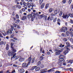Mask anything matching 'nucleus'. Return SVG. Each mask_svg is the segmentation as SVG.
Returning a JSON list of instances; mask_svg holds the SVG:
<instances>
[{"instance_id": "37998d69", "label": "nucleus", "mask_w": 73, "mask_h": 73, "mask_svg": "<svg viewBox=\"0 0 73 73\" xmlns=\"http://www.w3.org/2000/svg\"><path fill=\"white\" fill-rule=\"evenodd\" d=\"M3 44H4V42H3V41L0 42V45H3Z\"/></svg>"}, {"instance_id": "cd10ccee", "label": "nucleus", "mask_w": 73, "mask_h": 73, "mask_svg": "<svg viewBox=\"0 0 73 73\" xmlns=\"http://www.w3.org/2000/svg\"><path fill=\"white\" fill-rule=\"evenodd\" d=\"M66 35L67 36H69V33L68 31H67L66 33Z\"/></svg>"}, {"instance_id": "6e6d98bb", "label": "nucleus", "mask_w": 73, "mask_h": 73, "mask_svg": "<svg viewBox=\"0 0 73 73\" xmlns=\"http://www.w3.org/2000/svg\"><path fill=\"white\" fill-rule=\"evenodd\" d=\"M57 22H60V21H61L60 19L59 18L57 20Z\"/></svg>"}, {"instance_id": "423d86ee", "label": "nucleus", "mask_w": 73, "mask_h": 73, "mask_svg": "<svg viewBox=\"0 0 73 73\" xmlns=\"http://www.w3.org/2000/svg\"><path fill=\"white\" fill-rule=\"evenodd\" d=\"M11 47V52H12L13 54V55H14V54H15L16 53L15 52H17V51L16 50V49H14V47Z\"/></svg>"}, {"instance_id": "0eeeda50", "label": "nucleus", "mask_w": 73, "mask_h": 73, "mask_svg": "<svg viewBox=\"0 0 73 73\" xmlns=\"http://www.w3.org/2000/svg\"><path fill=\"white\" fill-rule=\"evenodd\" d=\"M29 65L30 64H28V63L27 65V63H24L22 64V67L23 68H26L28 67V65Z\"/></svg>"}, {"instance_id": "7ed1b4c3", "label": "nucleus", "mask_w": 73, "mask_h": 73, "mask_svg": "<svg viewBox=\"0 0 73 73\" xmlns=\"http://www.w3.org/2000/svg\"><path fill=\"white\" fill-rule=\"evenodd\" d=\"M55 51L58 52L56 53V55L57 56L60 54V53L62 51V49L58 47H57L55 49Z\"/></svg>"}, {"instance_id": "aec40b11", "label": "nucleus", "mask_w": 73, "mask_h": 73, "mask_svg": "<svg viewBox=\"0 0 73 73\" xmlns=\"http://www.w3.org/2000/svg\"><path fill=\"white\" fill-rule=\"evenodd\" d=\"M37 66H32L31 68V70H34V69L36 68H37Z\"/></svg>"}, {"instance_id": "bf43d9fd", "label": "nucleus", "mask_w": 73, "mask_h": 73, "mask_svg": "<svg viewBox=\"0 0 73 73\" xmlns=\"http://www.w3.org/2000/svg\"><path fill=\"white\" fill-rule=\"evenodd\" d=\"M16 71H15V70H14L13 71L11 72V73H15Z\"/></svg>"}, {"instance_id": "a18cd8bd", "label": "nucleus", "mask_w": 73, "mask_h": 73, "mask_svg": "<svg viewBox=\"0 0 73 73\" xmlns=\"http://www.w3.org/2000/svg\"><path fill=\"white\" fill-rule=\"evenodd\" d=\"M37 64L38 65H40V64H41V61H38L37 63Z\"/></svg>"}, {"instance_id": "c756f323", "label": "nucleus", "mask_w": 73, "mask_h": 73, "mask_svg": "<svg viewBox=\"0 0 73 73\" xmlns=\"http://www.w3.org/2000/svg\"><path fill=\"white\" fill-rule=\"evenodd\" d=\"M43 1L44 0H39V5H41V4L42 3V2H43Z\"/></svg>"}, {"instance_id": "393cba45", "label": "nucleus", "mask_w": 73, "mask_h": 73, "mask_svg": "<svg viewBox=\"0 0 73 73\" xmlns=\"http://www.w3.org/2000/svg\"><path fill=\"white\" fill-rule=\"evenodd\" d=\"M49 4L47 3V4L45 6V9H47L49 7Z\"/></svg>"}, {"instance_id": "09e8293b", "label": "nucleus", "mask_w": 73, "mask_h": 73, "mask_svg": "<svg viewBox=\"0 0 73 73\" xmlns=\"http://www.w3.org/2000/svg\"><path fill=\"white\" fill-rule=\"evenodd\" d=\"M71 8L73 9V3L71 4Z\"/></svg>"}, {"instance_id": "4c0bfd02", "label": "nucleus", "mask_w": 73, "mask_h": 73, "mask_svg": "<svg viewBox=\"0 0 73 73\" xmlns=\"http://www.w3.org/2000/svg\"><path fill=\"white\" fill-rule=\"evenodd\" d=\"M35 58H32V60L31 63L33 64V63H34V62H35Z\"/></svg>"}, {"instance_id": "13d9d810", "label": "nucleus", "mask_w": 73, "mask_h": 73, "mask_svg": "<svg viewBox=\"0 0 73 73\" xmlns=\"http://www.w3.org/2000/svg\"><path fill=\"white\" fill-rule=\"evenodd\" d=\"M53 19V17H51L50 18V20H52Z\"/></svg>"}, {"instance_id": "2eb2a0df", "label": "nucleus", "mask_w": 73, "mask_h": 73, "mask_svg": "<svg viewBox=\"0 0 73 73\" xmlns=\"http://www.w3.org/2000/svg\"><path fill=\"white\" fill-rule=\"evenodd\" d=\"M44 58H45V57H43L42 56H40L39 57L40 60V61H42Z\"/></svg>"}, {"instance_id": "052dcab7", "label": "nucleus", "mask_w": 73, "mask_h": 73, "mask_svg": "<svg viewBox=\"0 0 73 73\" xmlns=\"http://www.w3.org/2000/svg\"><path fill=\"white\" fill-rule=\"evenodd\" d=\"M0 37H2V38H3L4 37L3 36H2V34H1V33H0Z\"/></svg>"}, {"instance_id": "5701e85b", "label": "nucleus", "mask_w": 73, "mask_h": 73, "mask_svg": "<svg viewBox=\"0 0 73 73\" xmlns=\"http://www.w3.org/2000/svg\"><path fill=\"white\" fill-rule=\"evenodd\" d=\"M19 58V56H15L13 58V59H14L15 60H16L18 59Z\"/></svg>"}, {"instance_id": "774afa93", "label": "nucleus", "mask_w": 73, "mask_h": 73, "mask_svg": "<svg viewBox=\"0 0 73 73\" xmlns=\"http://www.w3.org/2000/svg\"><path fill=\"white\" fill-rule=\"evenodd\" d=\"M70 21L72 23H73V20H72V19L70 20Z\"/></svg>"}, {"instance_id": "ddd939ff", "label": "nucleus", "mask_w": 73, "mask_h": 73, "mask_svg": "<svg viewBox=\"0 0 73 73\" xmlns=\"http://www.w3.org/2000/svg\"><path fill=\"white\" fill-rule=\"evenodd\" d=\"M46 69H42L40 70V73H44L46 72V71L45 70Z\"/></svg>"}, {"instance_id": "69168bd1", "label": "nucleus", "mask_w": 73, "mask_h": 73, "mask_svg": "<svg viewBox=\"0 0 73 73\" xmlns=\"http://www.w3.org/2000/svg\"><path fill=\"white\" fill-rule=\"evenodd\" d=\"M28 2H32V0H27Z\"/></svg>"}, {"instance_id": "a211bd4d", "label": "nucleus", "mask_w": 73, "mask_h": 73, "mask_svg": "<svg viewBox=\"0 0 73 73\" xmlns=\"http://www.w3.org/2000/svg\"><path fill=\"white\" fill-rule=\"evenodd\" d=\"M21 19L22 20H25L27 19V17L25 16H23Z\"/></svg>"}, {"instance_id": "4468645a", "label": "nucleus", "mask_w": 73, "mask_h": 73, "mask_svg": "<svg viewBox=\"0 0 73 73\" xmlns=\"http://www.w3.org/2000/svg\"><path fill=\"white\" fill-rule=\"evenodd\" d=\"M70 17L71 18H73V13H68V17Z\"/></svg>"}, {"instance_id": "412c9836", "label": "nucleus", "mask_w": 73, "mask_h": 73, "mask_svg": "<svg viewBox=\"0 0 73 73\" xmlns=\"http://www.w3.org/2000/svg\"><path fill=\"white\" fill-rule=\"evenodd\" d=\"M17 8L19 9H20L21 8V6L20 5H17Z\"/></svg>"}, {"instance_id": "7c9ffc66", "label": "nucleus", "mask_w": 73, "mask_h": 73, "mask_svg": "<svg viewBox=\"0 0 73 73\" xmlns=\"http://www.w3.org/2000/svg\"><path fill=\"white\" fill-rule=\"evenodd\" d=\"M54 14H55V15H57V13H58L57 12V10H56L54 11Z\"/></svg>"}, {"instance_id": "dca6fc26", "label": "nucleus", "mask_w": 73, "mask_h": 73, "mask_svg": "<svg viewBox=\"0 0 73 73\" xmlns=\"http://www.w3.org/2000/svg\"><path fill=\"white\" fill-rule=\"evenodd\" d=\"M20 72L21 73H24L25 72V70L23 69H21L19 70Z\"/></svg>"}, {"instance_id": "a19ab883", "label": "nucleus", "mask_w": 73, "mask_h": 73, "mask_svg": "<svg viewBox=\"0 0 73 73\" xmlns=\"http://www.w3.org/2000/svg\"><path fill=\"white\" fill-rule=\"evenodd\" d=\"M72 0H69L68 1V3L70 5V4H71L72 3Z\"/></svg>"}, {"instance_id": "79ce46f5", "label": "nucleus", "mask_w": 73, "mask_h": 73, "mask_svg": "<svg viewBox=\"0 0 73 73\" xmlns=\"http://www.w3.org/2000/svg\"><path fill=\"white\" fill-rule=\"evenodd\" d=\"M14 45V43H11V48H12V47H13V45Z\"/></svg>"}, {"instance_id": "2f4dec72", "label": "nucleus", "mask_w": 73, "mask_h": 73, "mask_svg": "<svg viewBox=\"0 0 73 73\" xmlns=\"http://www.w3.org/2000/svg\"><path fill=\"white\" fill-rule=\"evenodd\" d=\"M62 15V12L61 11H60V12L59 16H61Z\"/></svg>"}, {"instance_id": "72a5a7b5", "label": "nucleus", "mask_w": 73, "mask_h": 73, "mask_svg": "<svg viewBox=\"0 0 73 73\" xmlns=\"http://www.w3.org/2000/svg\"><path fill=\"white\" fill-rule=\"evenodd\" d=\"M53 11V8H50L49 9V12H52Z\"/></svg>"}, {"instance_id": "b1692460", "label": "nucleus", "mask_w": 73, "mask_h": 73, "mask_svg": "<svg viewBox=\"0 0 73 73\" xmlns=\"http://www.w3.org/2000/svg\"><path fill=\"white\" fill-rule=\"evenodd\" d=\"M40 70V68L39 67H38L36 68L35 69V70L36 71H39Z\"/></svg>"}, {"instance_id": "ea45409f", "label": "nucleus", "mask_w": 73, "mask_h": 73, "mask_svg": "<svg viewBox=\"0 0 73 73\" xmlns=\"http://www.w3.org/2000/svg\"><path fill=\"white\" fill-rule=\"evenodd\" d=\"M16 18L17 19H19V15H18V14H16Z\"/></svg>"}, {"instance_id": "f3484780", "label": "nucleus", "mask_w": 73, "mask_h": 73, "mask_svg": "<svg viewBox=\"0 0 73 73\" xmlns=\"http://www.w3.org/2000/svg\"><path fill=\"white\" fill-rule=\"evenodd\" d=\"M68 53V50H64V51L63 52V54H64V55H65L66 54Z\"/></svg>"}, {"instance_id": "f03ea898", "label": "nucleus", "mask_w": 73, "mask_h": 73, "mask_svg": "<svg viewBox=\"0 0 73 73\" xmlns=\"http://www.w3.org/2000/svg\"><path fill=\"white\" fill-rule=\"evenodd\" d=\"M7 54L9 56H13L12 57H11V60H12V58H13V57H15L16 56V53H15L14 55H13L12 52L11 51V50H9L7 52Z\"/></svg>"}, {"instance_id": "c03bdc74", "label": "nucleus", "mask_w": 73, "mask_h": 73, "mask_svg": "<svg viewBox=\"0 0 73 73\" xmlns=\"http://www.w3.org/2000/svg\"><path fill=\"white\" fill-rule=\"evenodd\" d=\"M43 17H44V18L45 19V20H46V19H47V16L44 15L43 16Z\"/></svg>"}, {"instance_id": "58836bf2", "label": "nucleus", "mask_w": 73, "mask_h": 73, "mask_svg": "<svg viewBox=\"0 0 73 73\" xmlns=\"http://www.w3.org/2000/svg\"><path fill=\"white\" fill-rule=\"evenodd\" d=\"M63 40L64 41L66 42L68 41V39L66 38H64L63 39Z\"/></svg>"}, {"instance_id": "c9c22d12", "label": "nucleus", "mask_w": 73, "mask_h": 73, "mask_svg": "<svg viewBox=\"0 0 73 73\" xmlns=\"http://www.w3.org/2000/svg\"><path fill=\"white\" fill-rule=\"evenodd\" d=\"M65 49H66V50H67L68 51H70V49L68 48V47H65Z\"/></svg>"}, {"instance_id": "338daca9", "label": "nucleus", "mask_w": 73, "mask_h": 73, "mask_svg": "<svg viewBox=\"0 0 73 73\" xmlns=\"http://www.w3.org/2000/svg\"><path fill=\"white\" fill-rule=\"evenodd\" d=\"M69 40L70 41H73V38H71L69 39Z\"/></svg>"}, {"instance_id": "603ef678", "label": "nucleus", "mask_w": 73, "mask_h": 73, "mask_svg": "<svg viewBox=\"0 0 73 73\" xmlns=\"http://www.w3.org/2000/svg\"><path fill=\"white\" fill-rule=\"evenodd\" d=\"M44 67V66L43 64H41L40 66V68H43Z\"/></svg>"}, {"instance_id": "9d476101", "label": "nucleus", "mask_w": 73, "mask_h": 73, "mask_svg": "<svg viewBox=\"0 0 73 73\" xmlns=\"http://www.w3.org/2000/svg\"><path fill=\"white\" fill-rule=\"evenodd\" d=\"M31 60H32V57L31 56H30L27 59V60L28 61H29V62H28V63L30 65L31 64Z\"/></svg>"}, {"instance_id": "bb28decb", "label": "nucleus", "mask_w": 73, "mask_h": 73, "mask_svg": "<svg viewBox=\"0 0 73 73\" xmlns=\"http://www.w3.org/2000/svg\"><path fill=\"white\" fill-rule=\"evenodd\" d=\"M33 32H34L35 33H35H37V35H39V33H38V31H36V30H33Z\"/></svg>"}, {"instance_id": "f8f14e48", "label": "nucleus", "mask_w": 73, "mask_h": 73, "mask_svg": "<svg viewBox=\"0 0 73 73\" xmlns=\"http://www.w3.org/2000/svg\"><path fill=\"white\" fill-rule=\"evenodd\" d=\"M66 45L65 47H69L70 46V43H69V42L68 41L67 42H66Z\"/></svg>"}, {"instance_id": "5fc2aeb1", "label": "nucleus", "mask_w": 73, "mask_h": 73, "mask_svg": "<svg viewBox=\"0 0 73 73\" xmlns=\"http://www.w3.org/2000/svg\"><path fill=\"white\" fill-rule=\"evenodd\" d=\"M62 2L64 4H65L66 3V0H63Z\"/></svg>"}, {"instance_id": "6ab92c4d", "label": "nucleus", "mask_w": 73, "mask_h": 73, "mask_svg": "<svg viewBox=\"0 0 73 73\" xmlns=\"http://www.w3.org/2000/svg\"><path fill=\"white\" fill-rule=\"evenodd\" d=\"M13 9H16L17 8V6L16 5H14L12 7Z\"/></svg>"}, {"instance_id": "a878e982", "label": "nucleus", "mask_w": 73, "mask_h": 73, "mask_svg": "<svg viewBox=\"0 0 73 73\" xmlns=\"http://www.w3.org/2000/svg\"><path fill=\"white\" fill-rule=\"evenodd\" d=\"M6 49L7 50H8V49H9V45L8 44H6Z\"/></svg>"}, {"instance_id": "3c124183", "label": "nucleus", "mask_w": 73, "mask_h": 73, "mask_svg": "<svg viewBox=\"0 0 73 73\" xmlns=\"http://www.w3.org/2000/svg\"><path fill=\"white\" fill-rule=\"evenodd\" d=\"M69 69L70 70V72H72L73 71V70H72L73 69V68H69ZM71 69H72V70H71Z\"/></svg>"}, {"instance_id": "473e14b6", "label": "nucleus", "mask_w": 73, "mask_h": 73, "mask_svg": "<svg viewBox=\"0 0 73 73\" xmlns=\"http://www.w3.org/2000/svg\"><path fill=\"white\" fill-rule=\"evenodd\" d=\"M57 18H56L53 19V22H54V23H56V21H57Z\"/></svg>"}, {"instance_id": "4be33fe9", "label": "nucleus", "mask_w": 73, "mask_h": 73, "mask_svg": "<svg viewBox=\"0 0 73 73\" xmlns=\"http://www.w3.org/2000/svg\"><path fill=\"white\" fill-rule=\"evenodd\" d=\"M44 6H45V3H42L40 6L41 8L42 9H43V8L44 7Z\"/></svg>"}, {"instance_id": "864d4df0", "label": "nucleus", "mask_w": 73, "mask_h": 73, "mask_svg": "<svg viewBox=\"0 0 73 73\" xmlns=\"http://www.w3.org/2000/svg\"><path fill=\"white\" fill-rule=\"evenodd\" d=\"M22 11H23V12H25V9L24 8H23L22 9Z\"/></svg>"}, {"instance_id": "c85d7f7f", "label": "nucleus", "mask_w": 73, "mask_h": 73, "mask_svg": "<svg viewBox=\"0 0 73 73\" xmlns=\"http://www.w3.org/2000/svg\"><path fill=\"white\" fill-rule=\"evenodd\" d=\"M28 16L29 17V19H31V18L33 17L32 14H30L29 15H28Z\"/></svg>"}, {"instance_id": "6e6552de", "label": "nucleus", "mask_w": 73, "mask_h": 73, "mask_svg": "<svg viewBox=\"0 0 73 73\" xmlns=\"http://www.w3.org/2000/svg\"><path fill=\"white\" fill-rule=\"evenodd\" d=\"M23 7L24 8H25V9L26 10H27V8L28 7H27V6L26 5V3L25 2H23Z\"/></svg>"}, {"instance_id": "e2e57ef3", "label": "nucleus", "mask_w": 73, "mask_h": 73, "mask_svg": "<svg viewBox=\"0 0 73 73\" xmlns=\"http://www.w3.org/2000/svg\"><path fill=\"white\" fill-rule=\"evenodd\" d=\"M17 21V23H19V22H20V20H19V19H17L16 20Z\"/></svg>"}, {"instance_id": "39448f33", "label": "nucleus", "mask_w": 73, "mask_h": 73, "mask_svg": "<svg viewBox=\"0 0 73 73\" xmlns=\"http://www.w3.org/2000/svg\"><path fill=\"white\" fill-rule=\"evenodd\" d=\"M62 17H63V19H68L69 18V14H66L63 13Z\"/></svg>"}, {"instance_id": "f704fd0d", "label": "nucleus", "mask_w": 73, "mask_h": 73, "mask_svg": "<svg viewBox=\"0 0 73 73\" xmlns=\"http://www.w3.org/2000/svg\"><path fill=\"white\" fill-rule=\"evenodd\" d=\"M19 61L20 62H22V61H24V60H23V58H21L19 59Z\"/></svg>"}, {"instance_id": "f257e3e1", "label": "nucleus", "mask_w": 73, "mask_h": 73, "mask_svg": "<svg viewBox=\"0 0 73 73\" xmlns=\"http://www.w3.org/2000/svg\"><path fill=\"white\" fill-rule=\"evenodd\" d=\"M59 61L58 62V65H61L62 64L63 62H65V60L64 61V58H65V56L63 55H61L59 56Z\"/></svg>"}, {"instance_id": "680f3d73", "label": "nucleus", "mask_w": 73, "mask_h": 73, "mask_svg": "<svg viewBox=\"0 0 73 73\" xmlns=\"http://www.w3.org/2000/svg\"><path fill=\"white\" fill-rule=\"evenodd\" d=\"M14 36V35H12L10 37L11 38H13V37Z\"/></svg>"}, {"instance_id": "4d7b16f0", "label": "nucleus", "mask_w": 73, "mask_h": 73, "mask_svg": "<svg viewBox=\"0 0 73 73\" xmlns=\"http://www.w3.org/2000/svg\"><path fill=\"white\" fill-rule=\"evenodd\" d=\"M11 28L10 29H14V27H13V25H11Z\"/></svg>"}, {"instance_id": "20e7f679", "label": "nucleus", "mask_w": 73, "mask_h": 73, "mask_svg": "<svg viewBox=\"0 0 73 73\" xmlns=\"http://www.w3.org/2000/svg\"><path fill=\"white\" fill-rule=\"evenodd\" d=\"M68 31V28L65 27H62L60 30L61 32H64V33H65L66 31Z\"/></svg>"}, {"instance_id": "e433bc0d", "label": "nucleus", "mask_w": 73, "mask_h": 73, "mask_svg": "<svg viewBox=\"0 0 73 73\" xmlns=\"http://www.w3.org/2000/svg\"><path fill=\"white\" fill-rule=\"evenodd\" d=\"M54 69H55V68L54 67L53 68L51 69V70L52 72H54Z\"/></svg>"}, {"instance_id": "0e129e2a", "label": "nucleus", "mask_w": 73, "mask_h": 73, "mask_svg": "<svg viewBox=\"0 0 73 73\" xmlns=\"http://www.w3.org/2000/svg\"><path fill=\"white\" fill-rule=\"evenodd\" d=\"M31 18V20L32 21H33V20H34V19H34L33 18V17H32Z\"/></svg>"}, {"instance_id": "49530a36", "label": "nucleus", "mask_w": 73, "mask_h": 73, "mask_svg": "<svg viewBox=\"0 0 73 73\" xmlns=\"http://www.w3.org/2000/svg\"><path fill=\"white\" fill-rule=\"evenodd\" d=\"M33 17L34 19H35L36 17V16H35V13H34L33 15Z\"/></svg>"}, {"instance_id": "de8ad7c7", "label": "nucleus", "mask_w": 73, "mask_h": 73, "mask_svg": "<svg viewBox=\"0 0 73 73\" xmlns=\"http://www.w3.org/2000/svg\"><path fill=\"white\" fill-rule=\"evenodd\" d=\"M3 35L4 36H5V35H7V34H6V32H5L4 33H2Z\"/></svg>"}, {"instance_id": "9b49d317", "label": "nucleus", "mask_w": 73, "mask_h": 73, "mask_svg": "<svg viewBox=\"0 0 73 73\" xmlns=\"http://www.w3.org/2000/svg\"><path fill=\"white\" fill-rule=\"evenodd\" d=\"M13 31V29H9L8 30V31H7V34H8V32L9 33H10L11 34H12V31Z\"/></svg>"}, {"instance_id": "8fccbe9b", "label": "nucleus", "mask_w": 73, "mask_h": 73, "mask_svg": "<svg viewBox=\"0 0 73 73\" xmlns=\"http://www.w3.org/2000/svg\"><path fill=\"white\" fill-rule=\"evenodd\" d=\"M55 73H60L61 71H59L58 70H56V72H55Z\"/></svg>"}, {"instance_id": "1a4fd4ad", "label": "nucleus", "mask_w": 73, "mask_h": 73, "mask_svg": "<svg viewBox=\"0 0 73 73\" xmlns=\"http://www.w3.org/2000/svg\"><path fill=\"white\" fill-rule=\"evenodd\" d=\"M30 5L31 7H32V8H33V7H36V5L35 4H33L32 3H30Z\"/></svg>"}]
</instances>
